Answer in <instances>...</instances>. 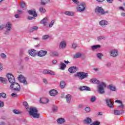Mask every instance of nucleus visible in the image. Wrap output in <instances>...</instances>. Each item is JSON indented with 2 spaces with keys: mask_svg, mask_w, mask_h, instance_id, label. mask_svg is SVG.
Returning <instances> with one entry per match:
<instances>
[{
  "mask_svg": "<svg viewBox=\"0 0 125 125\" xmlns=\"http://www.w3.org/2000/svg\"><path fill=\"white\" fill-rule=\"evenodd\" d=\"M8 80L11 84V88H13L14 90H17L19 91L20 90V85L17 83H15V78L13 75L10 73H8L7 75Z\"/></svg>",
  "mask_w": 125,
  "mask_h": 125,
  "instance_id": "obj_1",
  "label": "nucleus"
},
{
  "mask_svg": "<svg viewBox=\"0 0 125 125\" xmlns=\"http://www.w3.org/2000/svg\"><path fill=\"white\" fill-rule=\"evenodd\" d=\"M23 105L25 106L26 109L28 110L29 109L28 113L29 114L33 117L34 119H39L40 118V114L38 113V109L36 107H28V103L24 102L23 103Z\"/></svg>",
  "mask_w": 125,
  "mask_h": 125,
  "instance_id": "obj_2",
  "label": "nucleus"
},
{
  "mask_svg": "<svg viewBox=\"0 0 125 125\" xmlns=\"http://www.w3.org/2000/svg\"><path fill=\"white\" fill-rule=\"evenodd\" d=\"M90 83H91L99 84L98 86V91L99 93L100 94H104V93H105V91L104 90V88L106 87V84H105V83L104 82L100 83V82L96 79L90 80Z\"/></svg>",
  "mask_w": 125,
  "mask_h": 125,
  "instance_id": "obj_3",
  "label": "nucleus"
},
{
  "mask_svg": "<svg viewBox=\"0 0 125 125\" xmlns=\"http://www.w3.org/2000/svg\"><path fill=\"white\" fill-rule=\"evenodd\" d=\"M115 103H118L117 106V110H115L114 111V115L119 116V115H122L125 113V104H123V102L120 100H117L115 101Z\"/></svg>",
  "mask_w": 125,
  "mask_h": 125,
  "instance_id": "obj_4",
  "label": "nucleus"
},
{
  "mask_svg": "<svg viewBox=\"0 0 125 125\" xmlns=\"http://www.w3.org/2000/svg\"><path fill=\"white\" fill-rule=\"evenodd\" d=\"M86 5L84 2H82L78 5L76 8V9L78 12H83L85 10V7Z\"/></svg>",
  "mask_w": 125,
  "mask_h": 125,
  "instance_id": "obj_5",
  "label": "nucleus"
},
{
  "mask_svg": "<svg viewBox=\"0 0 125 125\" xmlns=\"http://www.w3.org/2000/svg\"><path fill=\"white\" fill-rule=\"evenodd\" d=\"M77 76L80 78V80H83V79L88 77V73L84 72H79L77 73Z\"/></svg>",
  "mask_w": 125,
  "mask_h": 125,
  "instance_id": "obj_6",
  "label": "nucleus"
},
{
  "mask_svg": "<svg viewBox=\"0 0 125 125\" xmlns=\"http://www.w3.org/2000/svg\"><path fill=\"white\" fill-rule=\"evenodd\" d=\"M95 12L97 14H101V15H104L108 13V11L105 12L102 7H97L95 9Z\"/></svg>",
  "mask_w": 125,
  "mask_h": 125,
  "instance_id": "obj_7",
  "label": "nucleus"
},
{
  "mask_svg": "<svg viewBox=\"0 0 125 125\" xmlns=\"http://www.w3.org/2000/svg\"><path fill=\"white\" fill-rule=\"evenodd\" d=\"M18 80L21 82L23 83V84H27V81H26V78L22 75H20L18 77Z\"/></svg>",
  "mask_w": 125,
  "mask_h": 125,
  "instance_id": "obj_8",
  "label": "nucleus"
},
{
  "mask_svg": "<svg viewBox=\"0 0 125 125\" xmlns=\"http://www.w3.org/2000/svg\"><path fill=\"white\" fill-rule=\"evenodd\" d=\"M105 102L107 104V105L109 107V108H114V103L111 101L110 99H105Z\"/></svg>",
  "mask_w": 125,
  "mask_h": 125,
  "instance_id": "obj_9",
  "label": "nucleus"
},
{
  "mask_svg": "<svg viewBox=\"0 0 125 125\" xmlns=\"http://www.w3.org/2000/svg\"><path fill=\"white\" fill-rule=\"evenodd\" d=\"M99 25L101 27H105L109 25V22L105 20H103L99 21Z\"/></svg>",
  "mask_w": 125,
  "mask_h": 125,
  "instance_id": "obj_10",
  "label": "nucleus"
},
{
  "mask_svg": "<svg viewBox=\"0 0 125 125\" xmlns=\"http://www.w3.org/2000/svg\"><path fill=\"white\" fill-rule=\"evenodd\" d=\"M110 56H112V57H116L118 56V54H119V52L118 50L113 49L110 51Z\"/></svg>",
  "mask_w": 125,
  "mask_h": 125,
  "instance_id": "obj_11",
  "label": "nucleus"
},
{
  "mask_svg": "<svg viewBox=\"0 0 125 125\" xmlns=\"http://www.w3.org/2000/svg\"><path fill=\"white\" fill-rule=\"evenodd\" d=\"M46 54H47V51L44 50H41L37 53L39 57H43V56H45Z\"/></svg>",
  "mask_w": 125,
  "mask_h": 125,
  "instance_id": "obj_12",
  "label": "nucleus"
},
{
  "mask_svg": "<svg viewBox=\"0 0 125 125\" xmlns=\"http://www.w3.org/2000/svg\"><path fill=\"white\" fill-rule=\"evenodd\" d=\"M40 103L42 104H46L49 102V100L47 98H41L40 101Z\"/></svg>",
  "mask_w": 125,
  "mask_h": 125,
  "instance_id": "obj_13",
  "label": "nucleus"
},
{
  "mask_svg": "<svg viewBox=\"0 0 125 125\" xmlns=\"http://www.w3.org/2000/svg\"><path fill=\"white\" fill-rule=\"evenodd\" d=\"M29 55H31V56L35 57V56L38 54V53H37V51H36V50L31 49L29 50Z\"/></svg>",
  "mask_w": 125,
  "mask_h": 125,
  "instance_id": "obj_14",
  "label": "nucleus"
},
{
  "mask_svg": "<svg viewBox=\"0 0 125 125\" xmlns=\"http://www.w3.org/2000/svg\"><path fill=\"white\" fill-rule=\"evenodd\" d=\"M51 96H56L58 94V91L55 89H52L49 91Z\"/></svg>",
  "mask_w": 125,
  "mask_h": 125,
  "instance_id": "obj_15",
  "label": "nucleus"
},
{
  "mask_svg": "<svg viewBox=\"0 0 125 125\" xmlns=\"http://www.w3.org/2000/svg\"><path fill=\"white\" fill-rule=\"evenodd\" d=\"M11 23H10V22H8L6 24V26H5V28L7 30V31L5 32V34L6 35H7V34H8V33H7L8 31H10L11 30Z\"/></svg>",
  "mask_w": 125,
  "mask_h": 125,
  "instance_id": "obj_16",
  "label": "nucleus"
},
{
  "mask_svg": "<svg viewBox=\"0 0 125 125\" xmlns=\"http://www.w3.org/2000/svg\"><path fill=\"white\" fill-rule=\"evenodd\" d=\"M43 74H44L45 75H47L49 74L50 75H52V76H54V75H55V73L54 72L51 70H44L43 71Z\"/></svg>",
  "mask_w": 125,
  "mask_h": 125,
  "instance_id": "obj_17",
  "label": "nucleus"
},
{
  "mask_svg": "<svg viewBox=\"0 0 125 125\" xmlns=\"http://www.w3.org/2000/svg\"><path fill=\"white\" fill-rule=\"evenodd\" d=\"M29 14L30 15H33V17H37V13L36 12V10H30L28 11Z\"/></svg>",
  "mask_w": 125,
  "mask_h": 125,
  "instance_id": "obj_18",
  "label": "nucleus"
},
{
  "mask_svg": "<svg viewBox=\"0 0 125 125\" xmlns=\"http://www.w3.org/2000/svg\"><path fill=\"white\" fill-rule=\"evenodd\" d=\"M66 47V41H62L59 45L60 48H65Z\"/></svg>",
  "mask_w": 125,
  "mask_h": 125,
  "instance_id": "obj_19",
  "label": "nucleus"
},
{
  "mask_svg": "<svg viewBox=\"0 0 125 125\" xmlns=\"http://www.w3.org/2000/svg\"><path fill=\"white\" fill-rule=\"evenodd\" d=\"M76 71H77V67L75 66L70 67L68 69V71L69 72V73H76Z\"/></svg>",
  "mask_w": 125,
  "mask_h": 125,
  "instance_id": "obj_20",
  "label": "nucleus"
},
{
  "mask_svg": "<svg viewBox=\"0 0 125 125\" xmlns=\"http://www.w3.org/2000/svg\"><path fill=\"white\" fill-rule=\"evenodd\" d=\"M80 90H87L88 91H90V88L86 86H83L80 87Z\"/></svg>",
  "mask_w": 125,
  "mask_h": 125,
  "instance_id": "obj_21",
  "label": "nucleus"
},
{
  "mask_svg": "<svg viewBox=\"0 0 125 125\" xmlns=\"http://www.w3.org/2000/svg\"><path fill=\"white\" fill-rule=\"evenodd\" d=\"M83 122L84 124L89 125V124L91 123V119L90 118L87 117L85 120H84Z\"/></svg>",
  "mask_w": 125,
  "mask_h": 125,
  "instance_id": "obj_22",
  "label": "nucleus"
},
{
  "mask_svg": "<svg viewBox=\"0 0 125 125\" xmlns=\"http://www.w3.org/2000/svg\"><path fill=\"white\" fill-rule=\"evenodd\" d=\"M100 45H95L91 46V48L92 50L94 51V50H96V49H98V48H100Z\"/></svg>",
  "mask_w": 125,
  "mask_h": 125,
  "instance_id": "obj_23",
  "label": "nucleus"
},
{
  "mask_svg": "<svg viewBox=\"0 0 125 125\" xmlns=\"http://www.w3.org/2000/svg\"><path fill=\"white\" fill-rule=\"evenodd\" d=\"M108 88V89H110V90H111L112 91H116V90H117L116 87L113 85H109Z\"/></svg>",
  "mask_w": 125,
  "mask_h": 125,
  "instance_id": "obj_24",
  "label": "nucleus"
},
{
  "mask_svg": "<svg viewBox=\"0 0 125 125\" xmlns=\"http://www.w3.org/2000/svg\"><path fill=\"white\" fill-rule=\"evenodd\" d=\"M66 99L67 103H70L71 102V99H72V97H71V95L68 94L66 96Z\"/></svg>",
  "mask_w": 125,
  "mask_h": 125,
  "instance_id": "obj_25",
  "label": "nucleus"
},
{
  "mask_svg": "<svg viewBox=\"0 0 125 125\" xmlns=\"http://www.w3.org/2000/svg\"><path fill=\"white\" fill-rule=\"evenodd\" d=\"M65 120L64 118H60L57 120V122L58 123V124H63V123H65Z\"/></svg>",
  "mask_w": 125,
  "mask_h": 125,
  "instance_id": "obj_26",
  "label": "nucleus"
},
{
  "mask_svg": "<svg viewBox=\"0 0 125 125\" xmlns=\"http://www.w3.org/2000/svg\"><path fill=\"white\" fill-rule=\"evenodd\" d=\"M41 4L42 5H45L46 3H48L50 1V0H41Z\"/></svg>",
  "mask_w": 125,
  "mask_h": 125,
  "instance_id": "obj_27",
  "label": "nucleus"
},
{
  "mask_svg": "<svg viewBox=\"0 0 125 125\" xmlns=\"http://www.w3.org/2000/svg\"><path fill=\"white\" fill-rule=\"evenodd\" d=\"M6 79L3 77H0V83H3L4 84L6 83Z\"/></svg>",
  "mask_w": 125,
  "mask_h": 125,
  "instance_id": "obj_28",
  "label": "nucleus"
},
{
  "mask_svg": "<svg viewBox=\"0 0 125 125\" xmlns=\"http://www.w3.org/2000/svg\"><path fill=\"white\" fill-rule=\"evenodd\" d=\"M47 21H48L47 18H45L40 21V23L41 24H45Z\"/></svg>",
  "mask_w": 125,
  "mask_h": 125,
  "instance_id": "obj_29",
  "label": "nucleus"
},
{
  "mask_svg": "<svg viewBox=\"0 0 125 125\" xmlns=\"http://www.w3.org/2000/svg\"><path fill=\"white\" fill-rule=\"evenodd\" d=\"M60 65H61V67H60L61 70H64L65 68H66V64H65V63L63 62H62Z\"/></svg>",
  "mask_w": 125,
  "mask_h": 125,
  "instance_id": "obj_30",
  "label": "nucleus"
},
{
  "mask_svg": "<svg viewBox=\"0 0 125 125\" xmlns=\"http://www.w3.org/2000/svg\"><path fill=\"white\" fill-rule=\"evenodd\" d=\"M66 85V83H65V82L64 81H62L60 83V86L61 88H64Z\"/></svg>",
  "mask_w": 125,
  "mask_h": 125,
  "instance_id": "obj_31",
  "label": "nucleus"
},
{
  "mask_svg": "<svg viewBox=\"0 0 125 125\" xmlns=\"http://www.w3.org/2000/svg\"><path fill=\"white\" fill-rule=\"evenodd\" d=\"M81 56H82V54L81 53H77L74 55V58H80Z\"/></svg>",
  "mask_w": 125,
  "mask_h": 125,
  "instance_id": "obj_32",
  "label": "nucleus"
},
{
  "mask_svg": "<svg viewBox=\"0 0 125 125\" xmlns=\"http://www.w3.org/2000/svg\"><path fill=\"white\" fill-rule=\"evenodd\" d=\"M39 11L41 12V13H44V12H45V9L42 7H41L39 8Z\"/></svg>",
  "mask_w": 125,
  "mask_h": 125,
  "instance_id": "obj_33",
  "label": "nucleus"
},
{
  "mask_svg": "<svg viewBox=\"0 0 125 125\" xmlns=\"http://www.w3.org/2000/svg\"><path fill=\"white\" fill-rule=\"evenodd\" d=\"M21 8H23V9H26V4L24 2H21Z\"/></svg>",
  "mask_w": 125,
  "mask_h": 125,
  "instance_id": "obj_34",
  "label": "nucleus"
},
{
  "mask_svg": "<svg viewBox=\"0 0 125 125\" xmlns=\"http://www.w3.org/2000/svg\"><path fill=\"white\" fill-rule=\"evenodd\" d=\"M57 110H58V107L56 105H53L52 107V111L54 112H57Z\"/></svg>",
  "mask_w": 125,
  "mask_h": 125,
  "instance_id": "obj_35",
  "label": "nucleus"
},
{
  "mask_svg": "<svg viewBox=\"0 0 125 125\" xmlns=\"http://www.w3.org/2000/svg\"><path fill=\"white\" fill-rule=\"evenodd\" d=\"M96 101V97L92 96L90 99L91 102H95Z\"/></svg>",
  "mask_w": 125,
  "mask_h": 125,
  "instance_id": "obj_36",
  "label": "nucleus"
},
{
  "mask_svg": "<svg viewBox=\"0 0 125 125\" xmlns=\"http://www.w3.org/2000/svg\"><path fill=\"white\" fill-rule=\"evenodd\" d=\"M50 37L48 35H43L42 37V40H47V39H49Z\"/></svg>",
  "mask_w": 125,
  "mask_h": 125,
  "instance_id": "obj_37",
  "label": "nucleus"
},
{
  "mask_svg": "<svg viewBox=\"0 0 125 125\" xmlns=\"http://www.w3.org/2000/svg\"><path fill=\"white\" fill-rule=\"evenodd\" d=\"M13 113L14 114H16L17 115H20V114L21 113V111H20L17 109H15L13 110Z\"/></svg>",
  "mask_w": 125,
  "mask_h": 125,
  "instance_id": "obj_38",
  "label": "nucleus"
},
{
  "mask_svg": "<svg viewBox=\"0 0 125 125\" xmlns=\"http://www.w3.org/2000/svg\"><path fill=\"white\" fill-rule=\"evenodd\" d=\"M65 15H68V16H72L73 15V12L67 11L65 12Z\"/></svg>",
  "mask_w": 125,
  "mask_h": 125,
  "instance_id": "obj_39",
  "label": "nucleus"
},
{
  "mask_svg": "<svg viewBox=\"0 0 125 125\" xmlns=\"http://www.w3.org/2000/svg\"><path fill=\"white\" fill-rule=\"evenodd\" d=\"M38 26H33V27H31V31L34 32V31H37V30H38Z\"/></svg>",
  "mask_w": 125,
  "mask_h": 125,
  "instance_id": "obj_40",
  "label": "nucleus"
},
{
  "mask_svg": "<svg viewBox=\"0 0 125 125\" xmlns=\"http://www.w3.org/2000/svg\"><path fill=\"white\" fill-rule=\"evenodd\" d=\"M54 22H55V20H53L51 21V22L49 23V27L50 28H52V26H53L54 24Z\"/></svg>",
  "mask_w": 125,
  "mask_h": 125,
  "instance_id": "obj_41",
  "label": "nucleus"
},
{
  "mask_svg": "<svg viewBox=\"0 0 125 125\" xmlns=\"http://www.w3.org/2000/svg\"><path fill=\"white\" fill-rule=\"evenodd\" d=\"M103 56V54L102 53H98V54H97V57L99 59H101V58H102Z\"/></svg>",
  "mask_w": 125,
  "mask_h": 125,
  "instance_id": "obj_42",
  "label": "nucleus"
},
{
  "mask_svg": "<svg viewBox=\"0 0 125 125\" xmlns=\"http://www.w3.org/2000/svg\"><path fill=\"white\" fill-rule=\"evenodd\" d=\"M0 56L3 59H5V58H6V55L3 53L0 54Z\"/></svg>",
  "mask_w": 125,
  "mask_h": 125,
  "instance_id": "obj_43",
  "label": "nucleus"
},
{
  "mask_svg": "<svg viewBox=\"0 0 125 125\" xmlns=\"http://www.w3.org/2000/svg\"><path fill=\"white\" fill-rule=\"evenodd\" d=\"M104 39H105L104 36H100L97 38L98 41H101V40H104Z\"/></svg>",
  "mask_w": 125,
  "mask_h": 125,
  "instance_id": "obj_44",
  "label": "nucleus"
},
{
  "mask_svg": "<svg viewBox=\"0 0 125 125\" xmlns=\"http://www.w3.org/2000/svg\"><path fill=\"white\" fill-rule=\"evenodd\" d=\"M1 96L3 98H6V94L4 93H1Z\"/></svg>",
  "mask_w": 125,
  "mask_h": 125,
  "instance_id": "obj_45",
  "label": "nucleus"
},
{
  "mask_svg": "<svg viewBox=\"0 0 125 125\" xmlns=\"http://www.w3.org/2000/svg\"><path fill=\"white\" fill-rule=\"evenodd\" d=\"M3 106H4V103H3V102L0 101V108H2Z\"/></svg>",
  "mask_w": 125,
  "mask_h": 125,
  "instance_id": "obj_46",
  "label": "nucleus"
},
{
  "mask_svg": "<svg viewBox=\"0 0 125 125\" xmlns=\"http://www.w3.org/2000/svg\"><path fill=\"white\" fill-rule=\"evenodd\" d=\"M85 112H89V111H90V107H87L85 108Z\"/></svg>",
  "mask_w": 125,
  "mask_h": 125,
  "instance_id": "obj_47",
  "label": "nucleus"
},
{
  "mask_svg": "<svg viewBox=\"0 0 125 125\" xmlns=\"http://www.w3.org/2000/svg\"><path fill=\"white\" fill-rule=\"evenodd\" d=\"M53 54L54 56H58V55H59V53L56 51L53 52Z\"/></svg>",
  "mask_w": 125,
  "mask_h": 125,
  "instance_id": "obj_48",
  "label": "nucleus"
},
{
  "mask_svg": "<svg viewBox=\"0 0 125 125\" xmlns=\"http://www.w3.org/2000/svg\"><path fill=\"white\" fill-rule=\"evenodd\" d=\"M73 2L75 3V4H79V0H72Z\"/></svg>",
  "mask_w": 125,
  "mask_h": 125,
  "instance_id": "obj_49",
  "label": "nucleus"
},
{
  "mask_svg": "<svg viewBox=\"0 0 125 125\" xmlns=\"http://www.w3.org/2000/svg\"><path fill=\"white\" fill-rule=\"evenodd\" d=\"M77 46H78V45L76 43H73L72 44V48L75 49L77 47Z\"/></svg>",
  "mask_w": 125,
  "mask_h": 125,
  "instance_id": "obj_50",
  "label": "nucleus"
},
{
  "mask_svg": "<svg viewBox=\"0 0 125 125\" xmlns=\"http://www.w3.org/2000/svg\"><path fill=\"white\" fill-rule=\"evenodd\" d=\"M12 96H13V97H17V94L15 93H13L11 94Z\"/></svg>",
  "mask_w": 125,
  "mask_h": 125,
  "instance_id": "obj_51",
  "label": "nucleus"
},
{
  "mask_svg": "<svg viewBox=\"0 0 125 125\" xmlns=\"http://www.w3.org/2000/svg\"><path fill=\"white\" fill-rule=\"evenodd\" d=\"M52 63L53 64H56V63H57V61L56 60H54L52 61Z\"/></svg>",
  "mask_w": 125,
  "mask_h": 125,
  "instance_id": "obj_52",
  "label": "nucleus"
},
{
  "mask_svg": "<svg viewBox=\"0 0 125 125\" xmlns=\"http://www.w3.org/2000/svg\"><path fill=\"white\" fill-rule=\"evenodd\" d=\"M34 17H28V20H33L34 19Z\"/></svg>",
  "mask_w": 125,
  "mask_h": 125,
  "instance_id": "obj_53",
  "label": "nucleus"
},
{
  "mask_svg": "<svg viewBox=\"0 0 125 125\" xmlns=\"http://www.w3.org/2000/svg\"><path fill=\"white\" fill-rule=\"evenodd\" d=\"M43 82L44 83H47V81L45 79H43Z\"/></svg>",
  "mask_w": 125,
  "mask_h": 125,
  "instance_id": "obj_54",
  "label": "nucleus"
},
{
  "mask_svg": "<svg viewBox=\"0 0 125 125\" xmlns=\"http://www.w3.org/2000/svg\"><path fill=\"white\" fill-rule=\"evenodd\" d=\"M107 2H108L109 3H112V2H113V0H106Z\"/></svg>",
  "mask_w": 125,
  "mask_h": 125,
  "instance_id": "obj_55",
  "label": "nucleus"
},
{
  "mask_svg": "<svg viewBox=\"0 0 125 125\" xmlns=\"http://www.w3.org/2000/svg\"><path fill=\"white\" fill-rule=\"evenodd\" d=\"M1 70H2V65H1V63H0V72Z\"/></svg>",
  "mask_w": 125,
  "mask_h": 125,
  "instance_id": "obj_56",
  "label": "nucleus"
},
{
  "mask_svg": "<svg viewBox=\"0 0 125 125\" xmlns=\"http://www.w3.org/2000/svg\"><path fill=\"white\" fill-rule=\"evenodd\" d=\"M83 105L80 104L78 106V108H83Z\"/></svg>",
  "mask_w": 125,
  "mask_h": 125,
  "instance_id": "obj_57",
  "label": "nucleus"
},
{
  "mask_svg": "<svg viewBox=\"0 0 125 125\" xmlns=\"http://www.w3.org/2000/svg\"><path fill=\"white\" fill-rule=\"evenodd\" d=\"M15 17L16 18H19V15H18V14L15 15Z\"/></svg>",
  "mask_w": 125,
  "mask_h": 125,
  "instance_id": "obj_58",
  "label": "nucleus"
},
{
  "mask_svg": "<svg viewBox=\"0 0 125 125\" xmlns=\"http://www.w3.org/2000/svg\"><path fill=\"white\" fill-rule=\"evenodd\" d=\"M104 0H97V1H98L99 2H103Z\"/></svg>",
  "mask_w": 125,
  "mask_h": 125,
  "instance_id": "obj_59",
  "label": "nucleus"
},
{
  "mask_svg": "<svg viewBox=\"0 0 125 125\" xmlns=\"http://www.w3.org/2000/svg\"><path fill=\"white\" fill-rule=\"evenodd\" d=\"M121 16L125 17V13H121Z\"/></svg>",
  "mask_w": 125,
  "mask_h": 125,
  "instance_id": "obj_60",
  "label": "nucleus"
},
{
  "mask_svg": "<svg viewBox=\"0 0 125 125\" xmlns=\"http://www.w3.org/2000/svg\"><path fill=\"white\" fill-rule=\"evenodd\" d=\"M119 9L121 10H125V9H124L123 7H119Z\"/></svg>",
  "mask_w": 125,
  "mask_h": 125,
  "instance_id": "obj_61",
  "label": "nucleus"
},
{
  "mask_svg": "<svg viewBox=\"0 0 125 125\" xmlns=\"http://www.w3.org/2000/svg\"><path fill=\"white\" fill-rule=\"evenodd\" d=\"M64 63L65 64H69V63H70V62H69V61H64Z\"/></svg>",
  "mask_w": 125,
  "mask_h": 125,
  "instance_id": "obj_62",
  "label": "nucleus"
},
{
  "mask_svg": "<svg viewBox=\"0 0 125 125\" xmlns=\"http://www.w3.org/2000/svg\"><path fill=\"white\" fill-rule=\"evenodd\" d=\"M98 116H102V112H98Z\"/></svg>",
  "mask_w": 125,
  "mask_h": 125,
  "instance_id": "obj_63",
  "label": "nucleus"
},
{
  "mask_svg": "<svg viewBox=\"0 0 125 125\" xmlns=\"http://www.w3.org/2000/svg\"><path fill=\"white\" fill-rule=\"evenodd\" d=\"M0 125H5V123H4V122H1Z\"/></svg>",
  "mask_w": 125,
  "mask_h": 125,
  "instance_id": "obj_64",
  "label": "nucleus"
}]
</instances>
